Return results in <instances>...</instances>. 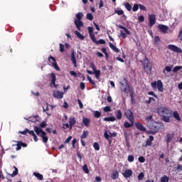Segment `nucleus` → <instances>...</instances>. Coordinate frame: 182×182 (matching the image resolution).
I'll return each mask as SVG.
<instances>
[{
	"label": "nucleus",
	"mask_w": 182,
	"mask_h": 182,
	"mask_svg": "<svg viewBox=\"0 0 182 182\" xmlns=\"http://www.w3.org/2000/svg\"><path fill=\"white\" fill-rule=\"evenodd\" d=\"M94 73L95 75L96 79H100V70H95L94 71Z\"/></svg>",
	"instance_id": "obj_38"
},
{
	"label": "nucleus",
	"mask_w": 182,
	"mask_h": 182,
	"mask_svg": "<svg viewBox=\"0 0 182 182\" xmlns=\"http://www.w3.org/2000/svg\"><path fill=\"white\" fill-rule=\"evenodd\" d=\"M70 130H72L73 126L76 124V119L75 117H70L69 118Z\"/></svg>",
	"instance_id": "obj_15"
},
{
	"label": "nucleus",
	"mask_w": 182,
	"mask_h": 182,
	"mask_svg": "<svg viewBox=\"0 0 182 182\" xmlns=\"http://www.w3.org/2000/svg\"><path fill=\"white\" fill-rule=\"evenodd\" d=\"M149 26H154V25H156V15L154 14H150L149 16Z\"/></svg>",
	"instance_id": "obj_9"
},
{
	"label": "nucleus",
	"mask_w": 182,
	"mask_h": 182,
	"mask_svg": "<svg viewBox=\"0 0 182 182\" xmlns=\"http://www.w3.org/2000/svg\"><path fill=\"white\" fill-rule=\"evenodd\" d=\"M40 136L42 138L43 143H48L49 138H48V136H46V132H43V134H41Z\"/></svg>",
	"instance_id": "obj_25"
},
{
	"label": "nucleus",
	"mask_w": 182,
	"mask_h": 182,
	"mask_svg": "<svg viewBox=\"0 0 182 182\" xmlns=\"http://www.w3.org/2000/svg\"><path fill=\"white\" fill-rule=\"evenodd\" d=\"M89 136V132L87 131H84L83 134L80 136V139L83 140V139H86Z\"/></svg>",
	"instance_id": "obj_37"
},
{
	"label": "nucleus",
	"mask_w": 182,
	"mask_h": 182,
	"mask_svg": "<svg viewBox=\"0 0 182 182\" xmlns=\"http://www.w3.org/2000/svg\"><path fill=\"white\" fill-rule=\"evenodd\" d=\"M139 4H135L133 6L132 11L134 12H137V11H139Z\"/></svg>",
	"instance_id": "obj_42"
},
{
	"label": "nucleus",
	"mask_w": 182,
	"mask_h": 182,
	"mask_svg": "<svg viewBox=\"0 0 182 182\" xmlns=\"http://www.w3.org/2000/svg\"><path fill=\"white\" fill-rule=\"evenodd\" d=\"M166 72H171V67L166 66L165 69H164V70H163V73H164V75H166Z\"/></svg>",
	"instance_id": "obj_45"
},
{
	"label": "nucleus",
	"mask_w": 182,
	"mask_h": 182,
	"mask_svg": "<svg viewBox=\"0 0 182 182\" xmlns=\"http://www.w3.org/2000/svg\"><path fill=\"white\" fill-rule=\"evenodd\" d=\"M121 90L122 92H124V93H126V92H127V87H124V84H123V82H121Z\"/></svg>",
	"instance_id": "obj_52"
},
{
	"label": "nucleus",
	"mask_w": 182,
	"mask_h": 182,
	"mask_svg": "<svg viewBox=\"0 0 182 182\" xmlns=\"http://www.w3.org/2000/svg\"><path fill=\"white\" fill-rule=\"evenodd\" d=\"M138 161L139 163H144L146 161V158H144V156H139Z\"/></svg>",
	"instance_id": "obj_55"
},
{
	"label": "nucleus",
	"mask_w": 182,
	"mask_h": 182,
	"mask_svg": "<svg viewBox=\"0 0 182 182\" xmlns=\"http://www.w3.org/2000/svg\"><path fill=\"white\" fill-rule=\"evenodd\" d=\"M109 48H112V50L115 52V53H119L120 52V50L119 48H117V47H116L113 43H109Z\"/></svg>",
	"instance_id": "obj_20"
},
{
	"label": "nucleus",
	"mask_w": 182,
	"mask_h": 182,
	"mask_svg": "<svg viewBox=\"0 0 182 182\" xmlns=\"http://www.w3.org/2000/svg\"><path fill=\"white\" fill-rule=\"evenodd\" d=\"M27 133L30 134V136H33L34 141H38V136H36V134H35V132L33 130H29L26 129Z\"/></svg>",
	"instance_id": "obj_18"
},
{
	"label": "nucleus",
	"mask_w": 182,
	"mask_h": 182,
	"mask_svg": "<svg viewBox=\"0 0 182 182\" xmlns=\"http://www.w3.org/2000/svg\"><path fill=\"white\" fill-rule=\"evenodd\" d=\"M143 66L146 73L149 72H151V69H152L151 63L149 61V59L146 58L144 60Z\"/></svg>",
	"instance_id": "obj_4"
},
{
	"label": "nucleus",
	"mask_w": 182,
	"mask_h": 182,
	"mask_svg": "<svg viewBox=\"0 0 182 182\" xmlns=\"http://www.w3.org/2000/svg\"><path fill=\"white\" fill-rule=\"evenodd\" d=\"M70 140H72V136H68L67 139L64 141V144H68V143L70 142Z\"/></svg>",
	"instance_id": "obj_58"
},
{
	"label": "nucleus",
	"mask_w": 182,
	"mask_h": 182,
	"mask_svg": "<svg viewBox=\"0 0 182 182\" xmlns=\"http://www.w3.org/2000/svg\"><path fill=\"white\" fill-rule=\"evenodd\" d=\"M75 34L76 35V36H77L79 38V39H80L81 41H83V39H85V36L80 33L79 31H75Z\"/></svg>",
	"instance_id": "obj_31"
},
{
	"label": "nucleus",
	"mask_w": 182,
	"mask_h": 182,
	"mask_svg": "<svg viewBox=\"0 0 182 182\" xmlns=\"http://www.w3.org/2000/svg\"><path fill=\"white\" fill-rule=\"evenodd\" d=\"M34 132L36 133L37 136H41V134H43L45 132V131H43L42 129V128H41L38 126H34Z\"/></svg>",
	"instance_id": "obj_16"
},
{
	"label": "nucleus",
	"mask_w": 182,
	"mask_h": 182,
	"mask_svg": "<svg viewBox=\"0 0 182 182\" xmlns=\"http://www.w3.org/2000/svg\"><path fill=\"white\" fill-rule=\"evenodd\" d=\"M60 52H65V46L62 43H60Z\"/></svg>",
	"instance_id": "obj_61"
},
{
	"label": "nucleus",
	"mask_w": 182,
	"mask_h": 182,
	"mask_svg": "<svg viewBox=\"0 0 182 182\" xmlns=\"http://www.w3.org/2000/svg\"><path fill=\"white\" fill-rule=\"evenodd\" d=\"M51 76V85H53L54 87H58V85H56V75L54 73H50Z\"/></svg>",
	"instance_id": "obj_17"
},
{
	"label": "nucleus",
	"mask_w": 182,
	"mask_h": 182,
	"mask_svg": "<svg viewBox=\"0 0 182 182\" xmlns=\"http://www.w3.org/2000/svg\"><path fill=\"white\" fill-rule=\"evenodd\" d=\"M33 176H35V177H36L38 180H43V175L38 173V172H34Z\"/></svg>",
	"instance_id": "obj_30"
},
{
	"label": "nucleus",
	"mask_w": 182,
	"mask_h": 182,
	"mask_svg": "<svg viewBox=\"0 0 182 182\" xmlns=\"http://www.w3.org/2000/svg\"><path fill=\"white\" fill-rule=\"evenodd\" d=\"M82 123L85 127H89L90 124V119L89 118L83 117Z\"/></svg>",
	"instance_id": "obj_21"
},
{
	"label": "nucleus",
	"mask_w": 182,
	"mask_h": 182,
	"mask_svg": "<svg viewBox=\"0 0 182 182\" xmlns=\"http://www.w3.org/2000/svg\"><path fill=\"white\" fill-rule=\"evenodd\" d=\"M115 116L117 120H122V117H123V113H122V110H117V112H115Z\"/></svg>",
	"instance_id": "obj_22"
},
{
	"label": "nucleus",
	"mask_w": 182,
	"mask_h": 182,
	"mask_svg": "<svg viewBox=\"0 0 182 182\" xmlns=\"http://www.w3.org/2000/svg\"><path fill=\"white\" fill-rule=\"evenodd\" d=\"M90 38L94 43L96 42V37H95V33L90 34Z\"/></svg>",
	"instance_id": "obj_50"
},
{
	"label": "nucleus",
	"mask_w": 182,
	"mask_h": 182,
	"mask_svg": "<svg viewBox=\"0 0 182 182\" xmlns=\"http://www.w3.org/2000/svg\"><path fill=\"white\" fill-rule=\"evenodd\" d=\"M71 62L73 63L75 68H77V64L76 63V57H75V53L71 54Z\"/></svg>",
	"instance_id": "obj_26"
},
{
	"label": "nucleus",
	"mask_w": 182,
	"mask_h": 182,
	"mask_svg": "<svg viewBox=\"0 0 182 182\" xmlns=\"http://www.w3.org/2000/svg\"><path fill=\"white\" fill-rule=\"evenodd\" d=\"M122 176H123V177H124V178H129L132 177V176H133V171H132L131 169H127L122 173Z\"/></svg>",
	"instance_id": "obj_10"
},
{
	"label": "nucleus",
	"mask_w": 182,
	"mask_h": 182,
	"mask_svg": "<svg viewBox=\"0 0 182 182\" xmlns=\"http://www.w3.org/2000/svg\"><path fill=\"white\" fill-rule=\"evenodd\" d=\"M124 116H126L127 119L129 122H134V116L133 115V112L132 110L128 109L124 112Z\"/></svg>",
	"instance_id": "obj_5"
},
{
	"label": "nucleus",
	"mask_w": 182,
	"mask_h": 182,
	"mask_svg": "<svg viewBox=\"0 0 182 182\" xmlns=\"http://www.w3.org/2000/svg\"><path fill=\"white\" fill-rule=\"evenodd\" d=\"M168 49H170V50H172V52H176V53H182V49L175 45H168Z\"/></svg>",
	"instance_id": "obj_6"
},
{
	"label": "nucleus",
	"mask_w": 182,
	"mask_h": 182,
	"mask_svg": "<svg viewBox=\"0 0 182 182\" xmlns=\"http://www.w3.org/2000/svg\"><path fill=\"white\" fill-rule=\"evenodd\" d=\"M128 161L129 163H133V161H134V156L133 155L128 156Z\"/></svg>",
	"instance_id": "obj_53"
},
{
	"label": "nucleus",
	"mask_w": 182,
	"mask_h": 182,
	"mask_svg": "<svg viewBox=\"0 0 182 182\" xmlns=\"http://www.w3.org/2000/svg\"><path fill=\"white\" fill-rule=\"evenodd\" d=\"M105 113H108V112H112V107L110 106H106L104 107Z\"/></svg>",
	"instance_id": "obj_47"
},
{
	"label": "nucleus",
	"mask_w": 182,
	"mask_h": 182,
	"mask_svg": "<svg viewBox=\"0 0 182 182\" xmlns=\"http://www.w3.org/2000/svg\"><path fill=\"white\" fill-rule=\"evenodd\" d=\"M156 111L163 122L170 123V119L173 116V111L171 109L166 107H159Z\"/></svg>",
	"instance_id": "obj_1"
},
{
	"label": "nucleus",
	"mask_w": 182,
	"mask_h": 182,
	"mask_svg": "<svg viewBox=\"0 0 182 182\" xmlns=\"http://www.w3.org/2000/svg\"><path fill=\"white\" fill-rule=\"evenodd\" d=\"M88 32H89V35L94 33H93V27H92V26L88 27Z\"/></svg>",
	"instance_id": "obj_63"
},
{
	"label": "nucleus",
	"mask_w": 182,
	"mask_h": 182,
	"mask_svg": "<svg viewBox=\"0 0 182 182\" xmlns=\"http://www.w3.org/2000/svg\"><path fill=\"white\" fill-rule=\"evenodd\" d=\"M117 27L119 28V29H123L127 35H132V33L130 32V31H129L126 27L120 24L117 25Z\"/></svg>",
	"instance_id": "obj_23"
},
{
	"label": "nucleus",
	"mask_w": 182,
	"mask_h": 182,
	"mask_svg": "<svg viewBox=\"0 0 182 182\" xmlns=\"http://www.w3.org/2000/svg\"><path fill=\"white\" fill-rule=\"evenodd\" d=\"M158 28L162 32V33H167V31H168V26L163 24H159L158 26Z\"/></svg>",
	"instance_id": "obj_13"
},
{
	"label": "nucleus",
	"mask_w": 182,
	"mask_h": 182,
	"mask_svg": "<svg viewBox=\"0 0 182 182\" xmlns=\"http://www.w3.org/2000/svg\"><path fill=\"white\" fill-rule=\"evenodd\" d=\"M181 69H182V66H176L173 69V73H176V72H178V70H181Z\"/></svg>",
	"instance_id": "obj_48"
},
{
	"label": "nucleus",
	"mask_w": 182,
	"mask_h": 182,
	"mask_svg": "<svg viewBox=\"0 0 182 182\" xmlns=\"http://www.w3.org/2000/svg\"><path fill=\"white\" fill-rule=\"evenodd\" d=\"M49 63H50V66H53L55 70H58V72H60V68H59V66L58 65V63H56V59L53 58V56L50 55L48 58Z\"/></svg>",
	"instance_id": "obj_3"
},
{
	"label": "nucleus",
	"mask_w": 182,
	"mask_h": 182,
	"mask_svg": "<svg viewBox=\"0 0 182 182\" xmlns=\"http://www.w3.org/2000/svg\"><path fill=\"white\" fill-rule=\"evenodd\" d=\"M139 9L141 11H147V8L144 5H142V4H139Z\"/></svg>",
	"instance_id": "obj_56"
},
{
	"label": "nucleus",
	"mask_w": 182,
	"mask_h": 182,
	"mask_svg": "<svg viewBox=\"0 0 182 182\" xmlns=\"http://www.w3.org/2000/svg\"><path fill=\"white\" fill-rule=\"evenodd\" d=\"M116 120V117H105L104 122H114Z\"/></svg>",
	"instance_id": "obj_32"
},
{
	"label": "nucleus",
	"mask_w": 182,
	"mask_h": 182,
	"mask_svg": "<svg viewBox=\"0 0 182 182\" xmlns=\"http://www.w3.org/2000/svg\"><path fill=\"white\" fill-rule=\"evenodd\" d=\"M14 168H15V170L14 171L12 174H9L11 177H15V176H18V168H16V166H14Z\"/></svg>",
	"instance_id": "obj_39"
},
{
	"label": "nucleus",
	"mask_w": 182,
	"mask_h": 182,
	"mask_svg": "<svg viewBox=\"0 0 182 182\" xmlns=\"http://www.w3.org/2000/svg\"><path fill=\"white\" fill-rule=\"evenodd\" d=\"M160 36H156L154 37V45H156V46H159V43H160Z\"/></svg>",
	"instance_id": "obj_36"
},
{
	"label": "nucleus",
	"mask_w": 182,
	"mask_h": 182,
	"mask_svg": "<svg viewBox=\"0 0 182 182\" xmlns=\"http://www.w3.org/2000/svg\"><path fill=\"white\" fill-rule=\"evenodd\" d=\"M94 116L97 119H99V117H100V116H102V113L99 111H95V113H94Z\"/></svg>",
	"instance_id": "obj_49"
},
{
	"label": "nucleus",
	"mask_w": 182,
	"mask_h": 182,
	"mask_svg": "<svg viewBox=\"0 0 182 182\" xmlns=\"http://www.w3.org/2000/svg\"><path fill=\"white\" fill-rule=\"evenodd\" d=\"M82 171L86 173V174H89V168H87V165L85 164L82 166Z\"/></svg>",
	"instance_id": "obj_43"
},
{
	"label": "nucleus",
	"mask_w": 182,
	"mask_h": 182,
	"mask_svg": "<svg viewBox=\"0 0 182 182\" xmlns=\"http://www.w3.org/2000/svg\"><path fill=\"white\" fill-rule=\"evenodd\" d=\"M151 86L153 90H159V92H163V82L161 80L151 82Z\"/></svg>",
	"instance_id": "obj_2"
},
{
	"label": "nucleus",
	"mask_w": 182,
	"mask_h": 182,
	"mask_svg": "<svg viewBox=\"0 0 182 182\" xmlns=\"http://www.w3.org/2000/svg\"><path fill=\"white\" fill-rule=\"evenodd\" d=\"M143 178H144V173L141 172L139 175H138V180L139 181H141V180H143Z\"/></svg>",
	"instance_id": "obj_46"
},
{
	"label": "nucleus",
	"mask_w": 182,
	"mask_h": 182,
	"mask_svg": "<svg viewBox=\"0 0 182 182\" xmlns=\"http://www.w3.org/2000/svg\"><path fill=\"white\" fill-rule=\"evenodd\" d=\"M154 140V136H153V135H150L149 139H147L146 141V146H151V144H153V141Z\"/></svg>",
	"instance_id": "obj_19"
},
{
	"label": "nucleus",
	"mask_w": 182,
	"mask_h": 182,
	"mask_svg": "<svg viewBox=\"0 0 182 182\" xmlns=\"http://www.w3.org/2000/svg\"><path fill=\"white\" fill-rule=\"evenodd\" d=\"M38 117H39V116H38V115L30 117H28V121L33 122V123H35V122H38Z\"/></svg>",
	"instance_id": "obj_29"
},
{
	"label": "nucleus",
	"mask_w": 182,
	"mask_h": 182,
	"mask_svg": "<svg viewBox=\"0 0 182 182\" xmlns=\"http://www.w3.org/2000/svg\"><path fill=\"white\" fill-rule=\"evenodd\" d=\"M124 6H125L126 9L129 11V12H130L132 9V7L130 4V3L127 2L124 4Z\"/></svg>",
	"instance_id": "obj_33"
},
{
	"label": "nucleus",
	"mask_w": 182,
	"mask_h": 182,
	"mask_svg": "<svg viewBox=\"0 0 182 182\" xmlns=\"http://www.w3.org/2000/svg\"><path fill=\"white\" fill-rule=\"evenodd\" d=\"M86 18L88 19V21H93V15L91 13L87 14Z\"/></svg>",
	"instance_id": "obj_44"
},
{
	"label": "nucleus",
	"mask_w": 182,
	"mask_h": 182,
	"mask_svg": "<svg viewBox=\"0 0 182 182\" xmlns=\"http://www.w3.org/2000/svg\"><path fill=\"white\" fill-rule=\"evenodd\" d=\"M41 129H45L46 127V122H43L40 124Z\"/></svg>",
	"instance_id": "obj_60"
},
{
	"label": "nucleus",
	"mask_w": 182,
	"mask_h": 182,
	"mask_svg": "<svg viewBox=\"0 0 182 182\" xmlns=\"http://www.w3.org/2000/svg\"><path fill=\"white\" fill-rule=\"evenodd\" d=\"M93 147H94L95 150H97V151H99V150H100V146L99 145V143H97V142L94 143Z\"/></svg>",
	"instance_id": "obj_41"
},
{
	"label": "nucleus",
	"mask_w": 182,
	"mask_h": 182,
	"mask_svg": "<svg viewBox=\"0 0 182 182\" xmlns=\"http://www.w3.org/2000/svg\"><path fill=\"white\" fill-rule=\"evenodd\" d=\"M173 117H174V119L178 120V122H181V118L180 117V114H178V112L177 111L173 112Z\"/></svg>",
	"instance_id": "obj_28"
},
{
	"label": "nucleus",
	"mask_w": 182,
	"mask_h": 182,
	"mask_svg": "<svg viewBox=\"0 0 182 182\" xmlns=\"http://www.w3.org/2000/svg\"><path fill=\"white\" fill-rule=\"evenodd\" d=\"M87 80L90 82V83H91V85L96 86V82H95V81L92 80V77H90V76L87 75Z\"/></svg>",
	"instance_id": "obj_51"
},
{
	"label": "nucleus",
	"mask_w": 182,
	"mask_h": 182,
	"mask_svg": "<svg viewBox=\"0 0 182 182\" xmlns=\"http://www.w3.org/2000/svg\"><path fill=\"white\" fill-rule=\"evenodd\" d=\"M135 127L137 129V130H139V132H146V129L141 124L140 122H136Z\"/></svg>",
	"instance_id": "obj_14"
},
{
	"label": "nucleus",
	"mask_w": 182,
	"mask_h": 182,
	"mask_svg": "<svg viewBox=\"0 0 182 182\" xmlns=\"http://www.w3.org/2000/svg\"><path fill=\"white\" fill-rule=\"evenodd\" d=\"M96 45H105L106 44V41L104 39H100L99 41H95Z\"/></svg>",
	"instance_id": "obj_35"
},
{
	"label": "nucleus",
	"mask_w": 182,
	"mask_h": 182,
	"mask_svg": "<svg viewBox=\"0 0 182 182\" xmlns=\"http://www.w3.org/2000/svg\"><path fill=\"white\" fill-rule=\"evenodd\" d=\"M120 35H121L122 39H126V34L122 30L120 31Z\"/></svg>",
	"instance_id": "obj_62"
},
{
	"label": "nucleus",
	"mask_w": 182,
	"mask_h": 182,
	"mask_svg": "<svg viewBox=\"0 0 182 182\" xmlns=\"http://www.w3.org/2000/svg\"><path fill=\"white\" fill-rule=\"evenodd\" d=\"M111 178H112V180H116V178H119V171H114L111 175Z\"/></svg>",
	"instance_id": "obj_27"
},
{
	"label": "nucleus",
	"mask_w": 182,
	"mask_h": 182,
	"mask_svg": "<svg viewBox=\"0 0 182 182\" xmlns=\"http://www.w3.org/2000/svg\"><path fill=\"white\" fill-rule=\"evenodd\" d=\"M176 170H177L178 171H181V170H182V166L180 165V164H178V166H176Z\"/></svg>",
	"instance_id": "obj_64"
},
{
	"label": "nucleus",
	"mask_w": 182,
	"mask_h": 182,
	"mask_svg": "<svg viewBox=\"0 0 182 182\" xmlns=\"http://www.w3.org/2000/svg\"><path fill=\"white\" fill-rule=\"evenodd\" d=\"M168 180H170V178L167 176L161 177V182H168Z\"/></svg>",
	"instance_id": "obj_40"
},
{
	"label": "nucleus",
	"mask_w": 182,
	"mask_h": 182,
	"mask_svg": "<svg viewBox=\"0 0 182 182\" xmlns=\"http://www.w3.org/2000/svg\"><path fill=\"white\" fill-rule=\"evenodd\" d=\"M173 139H174L173 132L167 134L166 136H165V141L166 142V144H170L171 140H173Z\"/></svg>",
	"instance_id": "obj_8"
},
{
	"label": "nucleus",
	"mask_w": 182,
	"mask_h": 182,
	"mask_svg": "<svg viewBox=\"0 0 182 182\" xmlns=\"http://www.w3.org/2000/svg\"><path fill=\"white\" fill-rule=\"evenodd\" d=\"M139 22H144V16H139L138 17Z\"/></svg>",
	"instance_id": "obj_59"
},
{
	"label": "nucleus",
	"mask_w": 182,
	"mask_h": 182,
	"mask_svg": "<svg viewBox=\"0 0 182 182\" xmlns=\"http://www.w3.org/2000/svg\"><path fill=\"white\" fill-rule=\"evenodd\" d=\"M53 96L56 99H63V92L60 91H54Z\"/></svg>",
	"instance_id": "obj_12"
},
{
	"label": "nucleus",
	"mask_w": 182,
	"mask_h": 182,
	"mask_svg": "<svg viewBox=\"0 0 182 182\" xmlns=\"http://www.w3.org/2000/svg\"><path fill=\"white\" fill-rule=\"evenodd\" d=\"M115 14H117V15H123L124 11L123 10H115Z\"/></svg>",
	"instance_id": "obj_57"
},
{
	"label": "nucleus",
	"mask_w": 182,
	"mask_h": 182,
	"mask_svg": "<svg viewBox=\"0 0 182 182\" xmlns=\"http://www.w3.org/2000/svg\"><path fill=\"white\" fill-rule=\"evenodd\" d=\"M148 95H149L150 96H154V97H156V99H159V96L154 94V92L153 91L148 92Z\"/></svg>",
	"instance_id": "obj_54"
},
{
	"label": "nucleus",
	"mask_w": 182,
	"mask_h": 182,
	"mask_svg": "<svg viewBox=\"0 0 182 182\" xmlns=\"http://www.w3.org/2000/svg\"><path fill=\"white\" fill-rule=\"evenodd\" d=\"M75 16L77 18V21H82V18H83V13L78 12L76 14Z\"/></svg>",
	"instance_id": "obj_34"
},
{
	"label": "nucleus",
	"mask_w": 182,
	"mask_h": 182,
	"mask_svg": "<svg viewBox=\"0 0 182 182\" xmlns=\"http://www.w3.org/2000/svg\"><path fill=\"white\" fill-rule=\"evenodd\" d=\"M149 128L151 129V130H154L157 133V132H159V129H160V123L156 122H152L151 124L149 125Z\"/></svg>",
	"instance_id": "obj_7"
},
{
	"label": "nucleus",
	"mask_w": 182,
	"mask_h": 182,
	"mask_svg": "<svg viewBox=\"0 0 182 182\" xmlns=\"http://www.w3.org/2000/svg\"><path fill=\"white\" fill-rule=\"evenodd\" d=\"M134 126V121L130 122V123H129V122H125L124 124V127H125V129H129V127H133Z\"/></svg>",
	"instance_id": "obj_24"
},
{
	"label": "nucleus",
	"mask_w": 182,
	"mask_h": 182,
	"mask_svg": "<svg viewBox=\"0 0 182 182\" xmlns=\"http://www.w3.org/2000/svg\"><path fill=\"white\" fill-rule=\"evenodd\" d=\"M74 23L77 29V31H81L82 27H83V22L82 21L75 18Z\"/></svg>",
	"instance_id": "obj_11"
}]
</instances>
